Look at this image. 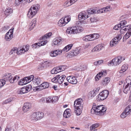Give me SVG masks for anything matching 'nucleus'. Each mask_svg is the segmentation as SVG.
I'll return each mask as SVG.
<instances>
[{"label":"nucleus","mask_w":131,"mask_h":131,"mask_svg":"<svg viewBox=\"0 0 131 131\" xmlns=\"http://www.w3.org/2000/svg\"><path fill=\"white\" fill-rule=\"evenodd\" d=\"M33 90L35 91H40L41 90L40 89L39 85L33 88Z\"/></svg>","instance_id":"obj_51"},{"label":"nucleus","mask_w":131,"mask_h":131,"mask_svg":"<svg viewBox=\"0 0 131 131\" xmlns=\"http://www.w3.org/2000/svg\"><path fill=\"white\" fill-rule=\"evenodd\" d=\"M100 124L99 123H96L93 124L91 127L90 129L91 131H94L96 129H95L97 127L99 126Z\"/></svg>","instance_id":"obj_34"},{"label":"nucleus","mask_w":131,"mask_h":131,"mask_svg":"<svg viewBox=\"0 0 131 131\" xmlns=\"http://www.w3.org/2000/svg\"><path fill=\"white\" fill-rule=\"evenodd\" d=\"M14 98H10L9 99H8L7 101V102H9L12 101L13 100H14Z\"/></svg>","instance_id":"obj_64"},{"label":"nucleus","mask_w":131,"mask_h":131,"mask_svg":"<svg viewBox=\"0 0 131 131\" xmlns=\"http://www.w3.org/2000/svg\"><path fill=\"white\" fill-rule=\"evenodd\" d=\"M42 66L43 67H47L49 66V64L50 63L49 61H45L42 62Z\"/></svg>","instance_id":"obj_45"},{"label":"nucleus","mask_w":131,"mask_h":131,"mask_svg":"<svg viewBox=\"0 0 131 131\" xmlns=\"http://www.w3.org/2000/svg\"><path fill=\"white\" fill-rule=\"evenodd\" d=\"M66 78V76L64 75H59V76L57 80V82L60 84H61L64 82H65V81L67 80Z\"/></svg>","instance_id":"obj_20"},{"label":"nucleus","mask_w":131,"mask_h":131,"mask_svg":"<svg viewBox=\"0 0 131 131\" xmlns=\"http://www.w3.org/2000/svg\"><path fill=\"white\" fill-rule=\"evenodd\" d=\"M80 53V51L76 50L75 51H73L72 52H71L70 54L72 56H74L79 54Z\"/></svg>","instance_id":"obj_41"},{"label":"nucleus","mask_w":131,"mask_h":131,"mask_svg":"<svg viewBox=\"0 0 131 131\" xmlns=\"http://www.w3.org/2000/svg\"><path fill=\"white\" fill-rule=\"evenodd\" d=\"M110 6L109 5L106 6L105 7L103 8V9H105L104 10V11L105 10V11L106 12H107V11L109 10V9H110Z\"/></svg>","instance_id":"obj_57"},{"label":"nucleus","mask_w":131,"mask_h":131,"mask_svg":"<svg viewBox=\"0 0 131 131\" xmlns=\"http://www.w3.org/2000/svg\"><path fill=\"white\" fill-rule=\"evenodd\" d=\"M106 74V71H102L99 72L95 77V80L98 81L99 79V78H100L102 76H104Z\"/></svg>","instance_id":"obj_21"},{"label":"nucleus","mask_w":131,"mask_h":131,"mask_svg":"<svg viewBox=\"0 0 131 131\" xmlns=\"http://www.w3.org/2000/svg\"><path fill=\"white\" fill-rule=\"evenodd\" d=\"M8 29V27L7 26L3 27L2 28V30L3 31H4L7 30Z\"/></svg>","instance_id":"obj_60"},{"label":"nucleus","mask_w":131,"mask_h":131,"mask_svg":"<svg viewBox=\"0 0 131 131\" xmlns=\"http://www.w3.org/2000/svg\"><path fill=\"white\" fill-rule=\"evenodd\" d=\"M71 5L69 1H67L63 4V6L64 7H66Z\"/></svg>","instance_id":"obj_48"},{"label":"nucleus","mask_w":131,"mask_h":131,"mask_svg":"<svg viewBox=\"0 0 131 131\" xmlns=\"http://www.w3.org/2000/svg\"><path fill=\"white\" fill-rule=\"evenodd\" d=\"M26 1H27V0H15V3L16 5H18Z\"/></svg>","instance_id":"obj_44"},{"label":"nucleus","mask_w":131,"mask_h":131,"mask_svg":"<svg viewBox=\"0 0 131 131\" xmlns=\"http://www.w3.org/2000/svg\"><path fill=\"white\" fill-rule=\"evenodd\" d=\"M89 17L87 13L85 11H83L80 13L78 15V18L79 20L81 19L85 20Z\"/></svg>","instance_id":"obj_15"},{"label":"nucleus","mask_w":131,"mask_h":131,"mask_svg":"<svg viewBox=\"0 0 131 131\" xmlns=\"http://www.w3.org/2000/svg\"><path fill=\"white\" fill-rule=\"evenodd\" d=\"M77 0H70L69 1L71 5H72L76 2Z\"/></svg>","instance_id":"obj_63"},{"label":"nucleus","mask_w":131,"mask_h":131,"mask_svg":"<svg viewBox=\"0 0 131 131\" xmlns=\"http://www.w3.org/2000/svg\"><path fill=\"white\" fill-rule=\"evenodd\" d=\"M73 46V44H70L67 45L62 50V51L63 53H64L69 51L72 48Z\"/></svg>","instance_id":"obj_24"},{"label":"nucleus","mask_w":131,"mask_h":131,"mask_svg":"<svg viewBox=\"0 0 131 131\" xmlns=\"http://www.w3.org/2000/svg\"><path fill=\"white\" fill-rule=\"evenodd\" d=\"M33 76L31 75L29 77H25L22 80H21L18 82L19 85H24L26 84L31 81V79H32Z\"/></svg>","instance_id":"obj_9"},{"label":"nucleus","mask_w":131,"mask_h":131,"mask_svg":"<svg viewBox=\"0 0 131 131\" xmlns=\"http://www.w3.org/2000/svg\"><path fill=\"white\" fill-rule=\"evenodd\" d=\"M69 109L66 110L63 113V116L64 117L67 118L69 117L70 116V113Z\"/></svg>","instance_id":"obj_27"},{"label":"nucleus","mask_w":131,"mask_h":131,"mask_svg":"<svg viewBox=\"0 0 131 131\" xmlns=\"http://www.w3.org/2000/svg\"><path fill=\"white\" fill-rule=\"evenodd\" d=\"M90 35L92 40H93L95 39H97L99 37V35L97 34H90Z\"/></svg>","instance_id":"obj_40"},{"label":"nucleus","mask_w":131,"mask_h":131,"mask_svg":"<svg viewBox=\"0 0 131 131\" xmlns=\"http://www.w3.org/2000/svg\"><path fill=\"white\" fill-rule=\"evenodd\" d=\"M32 47L33 48H39L40 46L39 44L38 43H36L32 45Z\"/></svg>","instance_id":"obj_55"},{"label":"nucleus","mask_w":131,"mask_h":131,"mask_svg":"<svg viewBox=\"0 0 131 131\" xmlns=\"http://www.w3.org/2000/svg\"><path fill=\"white\" fill-rule=\"evenodd\" d=\"M124 25H115L114 27V29L115 30H118L123 26Z\"/></svg>","instance_id":"obj_50"},{"label":"nucleus","mask_w":131,"mask_h":131,"mask_svg":"<svg viewBox=\"0 0 131 131\" xmlns=\"http://www.w3.org/2000/svg\"><path fill=\"white\" fill-rule=\"evenodd\" d=\"M59 99L58 97L55 96H51L46 98V102L47 103H55Z\"/></svg>","instance_id":"obj_11"},{"label":"nucleus","mask_w":131,"mask_h":131,"mask_svg":"<svg viewBox=\"0 0 131 131\" xmlns=\"http://www.w3.org/2000/svg\"><path fill=\"white\" fill-rule=\"evenodd\" d=\"M83 29V28L82 26L76 25L68 28L66 30V32L67 33L69 34H75L79 33L82 31Z\"/></svg>","instance_id":"obj_3"},{"label":"nucleus","mask_w":131,"mask_h":131,"mask_svg":"<svg viewBox=\"0 0 131 131\" xmlns=\"http://www.w3.org/2000/svg\"><path fill=\"white\" fill-rule=\"evenodd\" d=\"M104 9H103V8L99 10H98V12H97V13H104V12H106L105 11H105H104Z\"/></svg>","instance_id":"obj_61"},{"label":"nucleus","mask_w":131,"mask_h":131,"mask_svg":"<svg viewBox=\"0 0 131 131\" xmlns=\"http://www.w3.org/2000/svg\"><path fill=\"white\" fill-rule=\"evenodd\" d=\"M62 53H63L62 50L58 49L51 51L50 53V54L52 57H55L61 54Z\"/></svg>","instance_id":"obj_17"},{"label":"nucleus","mask_w":131,"mask_h":131,"mask_svg":"<svg viewBox=\"0 0 131 131\" xmlns=\"http://www.w3.org/2000/svg\"><path fill=\"white\" fill-rule=\"evenodd\" d=\"M62 40V39L60 37H58L54 38L53 40V43L55 45L59 44Z\"/></svg>","instance_id":"obj_25"},{"label":"nucleus","mask_w":131,"mask_h":131,"mask_svg":"<svg viewBox=\"0 0 131 131\" xmlns=\"http://www.w3.org/2000/svg\"><path fill=\"white\" fill-rule=\"evenodd\" d=\"M32 86L31 85L29 84L26 87H24L21 88L19 91V93L20 94H24L28 92L32 89Z\"/></svg>","instance_id":"obj_12"},{"label":"nucleus","mask_w":131,"mask_h":131,"mask_svg":"<svg viewBox=\"0 0 131 131\" xmlns=\"http://www.w3.org/2000/svg\"><path fill=\"white\" fill-rule=\"evenodd\" d=\"M13 29L12 28L6 34L5 38L6 40L9 41L13 38Z\"/></svg>","instance_id":"obj_13"},{"label":"nucleus","mask_w":131,"mask_h":131,"mask_svg":"<svg viewBox=\"0 0 131 131\" xmlns=\"http://www.w3.org/2000/svg\"><path fill=\"white\" fill-rule=\"evenodd\" d=\"M126 81L127 84L131 85V76H128L126 78Z\"/></svg>","instance_id":"obj_43"},{"label":"nucleus","mask_w":131,"mask_h":131,"mask_svg":"<svg viewBox=\"0 0 131 131\" xmlns=\"http://www.w3.org/2000/svg\"><path fill=\"white\" fill-rule=\"evenodd\" d=\"M31 107L30 104L28 103H24L22 108V110L23 112H25L28 111Z\"/></svg>","instance_id":"obj_22"},{"label":"nucleus","mask_w":131,"mask_h":131,"mask_svg":"<svg viewBox=\"0 0 131 131\" xmlns=\"http://www.w3.org/2000/svg\"><path fill=\"white\" fill-rule=\"evenodd\" d=\"M98 64V65H99L101 64L103 62V60H98L97 61Z\"/></svg>","instance_id":"obj_62"},{"label":"nucleus","mask_w":131,"mask_h":131,"mask_svg":"<svg viewBox=\"0 0 131 131\" xmlns=\"http://www.w3.org/2000/svg\"><path fill=\"white\" fill-rule=\"evenodd\" d=\"M110 81V78L109 77L105 78L102 81V83L104 86H105Z\"/></svg>","instance_id":"obj_35"},{"label":"nucleus","mask_w":131,"mask_h":131,"mask_svg":"<svg viewBox=\"0 0 131 131\" xmlns=\"http://www.w3.org/2000/svg\"><path fill=\"white\" fill-rule=\"evenodd\" d=\"M34 10H36L37 12L38 10L40 8V5L38 4H35L32 5L30 8Z\"/></svg>","instance_id":"obj_37"},{"label":"nucleus","mask_w":131,"mask_h":131,"mask_svg":"<svg viewBox=\"0 0 131 131\" xmlns=\"http://www.w3.org/2000/svg\"><path fill=\"white\" fill-rule=\"evenodd\" d=\"M4 79L5 80L9 81L11 83H13L15 81L18 80L20 77L17 75H16L13 77L11 73H7L5 74L4 77Z\"/></svg>","instance_id":"obj_4"},{"label":"nucleus","mask_w":131,"mask_h":131,"mask_svg":"<svg viewBox=\"0 0 131 131\" xmlns=\"http://www.w3.org/2000/svg\"><path fill=\"white\" fill-rule=\"evenodd\" d=\"M130 91V96H131V85L127 84L125 87L124 86V92L126 94L127 93L128 91Z\"/></svg>","instance_id":"obj_23"},{"label":"nucleus","mask_w":131,"mask_h":131,"mask_svg":"<svg viewBox=\"0 0 131 131\" xmlns=\"http://www.w3.org/2000/svg\"><path fill=\"white\" fill-rule=\"evenodd\" d=\"M109 94V92L107 90L103 91L97 96V101H100L105 99L107 97Z\"/></svg>","instance_id":"obj_6"},{"label":"nucleus","mask_w":131,"mask_h":131,"mask_svg":"<svg viewBox=\"0 0 131 131\" xmlns=\"http://www.w3.org/2000/svg\"><path fill=\"white\" fill-rule=\"evenodd\" d=\"M131 35V33H130L128 31L126 32L123 37V41L128 39L130 37Z\"/></svg>","instance_id":"obj_39"},{"label":"nucleus","mask_w":131,"mask_h":131,"mask_svg":"<svg viewBox=\"0 0 131 131\" xmlns=\"http://www.w3.org/2000/svg\"><path fill=\"white\" fill-rule=\"evenodd\" d=\"M71 20V17L70 15H68L65 17H62L58 21V24H61L62 25L67 24Z\"/></svg>","instance_id":"obj_10"},{"label":"nucleus","mask_w":131,"mask_h":131,"mask_svg":"<svg viewBox=\"0 0 131 131\" xmlns=\"http://www.w3.org/2000/svg\"><path fill=\"white\" fill-rule=\"evenodd\" d=\"M106 110V107L103 105H100L96 106L95 104H94L91 110V113L93 114L102 115L104 114Z\"/></svg>","instance_id":"obj_1"},{"label":"nucleus","mask_w":131,"mask_h":131,"mask_svg":"<svg viewBox=\"0 0 131 131\" xmlns=\"http://www.w3.org/2000/svg\"><path fill=\"white\" fill-rule=\"evenodd\" d=\"M5 82L4 80L2 79L0 80V88L3 86L5 84Z\"/></svg>","instance_id":"obj_49"},{"label":"nucleus","mask_w":131,"mask_h":131,"mask_svg":"<svg viewBox=\"0 0 131 131\" xmlns=\"http://www.w3.org/2000/svg\"><path fill=\"white\" fill-rule=\"evenodd\" d=\"M67 81L69 83L73 84H75L77 82L76 78L74 76H70L67 77Z\"/></svg>","instance_id":"obj_14"},{"label":"nucleus","mask_w":131,"mask_h":131,"mask_svg":"<svg viewBox=\"0 0 131 131\" xmlns=\"http://www.w3.org/2000/svg\"><path fill=\"white\" fill-rule=\"evenodd\" d=\"M82 39L83 41H85L92 40V39H91L90 35H86L83 37L82 38Z\"/></svg>","instance_id":"obj_38"},{"label":"nucleus","mask_w":131,"mask_h":131,"mask_svg":"<svg viewBox=\"0 0 131 131\" xmlns=\"http://www.w3.org/2000/svg\"><path fill=\"white\" fill-rule=\"evenodd\" d=\"M90 21L91 22H94L97 21L98 20L96 18L93 17L91 18Z\"/></svg>","instance_id":"obj_56"},{"label":"nucleus","mask_w":131,"mask_h":131,"mask_svg":"<svg viewBox=\"0 0 131 131\" xmlns=\"http://www.w3.org/2000/svg\"><path fill=\"white\" fill-rule=\"evenodd\" d=\"M128 115L124 111L120 115V117L122 118H124Z\"/></svg>","instance_id":"obj_54"},{"label":"nucleus","mask_w":131,"mask_h":131,"mask_svg":"<svg viewBox=\"0 0 131 131\" xmlns=\"http://www.w3.org/2000/svg\"><path fill=\"white\" fill-rule=\"evenodd\" d=\"M17 54H22L25 53V50L24 49V47L18 48L17 49Z\"/></svg>","instance_id":"obj_31"},{"label":"nucleus","mask_w":131,"mask_h":131,"mask_svg":"<svg viewBox=\"0 0 131 131\" xmlns=\"http://www.w3.org/2000/svg\"><path fill=\"white\" fill-rule=\"evenodd\" d=\"M127 115L131 114V105H128L124 111Z\"/></svg>","instance_id":"obj_28"},{"label":"nucleus","mask_w":131,"mask_h":131,"mask_svg":"<svg viewBox=\"0 0 131 131\" xmlns=\"http://www.w3.org/2000/svg\"><path fill=\"white\" fill-rule=\"evenodd\" d=\"M36 115V112L34 113L30 116V118L32 119H35V120L36 121V118H37Z\"/></svg>","instance_id":"obj_46"},{"label":"nucleus","mask_w":131,"mask_h":131,"mask_svg":"<svg viewBox=\"0 0 131 131\" xmlns=\"http://www.w3.org/2000/svg\"><path fill=\"white\" fill-rule=\"evenodd\" d=\"M57 67V69H58L59 72H60L64 70L66 68V66H61Z\"/></svg>","instance_id":"obj_42"},{"label":"nucleus","mask_w":131,"mask_h":131,"mask_svg":"<svg viewBox=\"0 0 131 131\" xmlns=\"http://www.w3.org/2000/svg\"><path fill=\"white\" fill-rule=\"evenodd\" d=\"M59 76V75H57L51 80L52 81L54 82H57L58 78Z\"/></svg>","instance_id":"obj_53"},{"label":"nucleus","mask_w":131,"mask_h":131,"mask_svg":"<svg viewBox=\"0 0 131 131\" xmlns=\"http://www.w3.org/2000/svg\"><path fill=\"white\" fill-rule=\"evenodd\" d=\"M37 117L36 121L40 119L43 117L44 114L42 112H36Z\"/></svg>","instance_id":"obj_32"},{"label":"nucleus","mask_w":131,"mask_h":131,"mask_svg":"<svg viewBox=\"0 0 131 131\" xmlns=\"http://www.w3.org/2000/svg\"><path fill=\"white\" fill-rule=\"evenodd\" d=\"M36 20H37L36 18L34 19L31 21V25H33L34 24H36L37 22Z\"/></svg>","instance_id":"obj_59"},{"label":"nucleus","mask_w":131,"mask_h":131,"mask_svg":"<svg viewBox=\"0 0 131 131\" xmlns=\"http://www.w3.org/2000/svg\"><path fill=\"white\" fill-rule=\"evenodd\" d=\"M51 35L52 33L49 32L46 34L41 37H40V40H42L39 41L38 43V44L39 45V46H44L46 45L48 42L47 41V40L44 41H43V40H45L46 39L49 38L51 36Z\"/></svg>","instance_id":"obj_7"},{"label":"nucleus","mask_w":131,"mask_h":131,"mask_svg":"<svg viewBox=\"0 0 131 131\" xmlns=\"http://www.w3.org/2000/svg\"><path fill=\"white\" fill-rule=\"evenodd\" d=\"M13 12V10L10 8H7L5 11L4 13L5 15L7 16L11 14Z\"/></svg>","instance_id":"obj_29"},{"label":"nucleus","mask_w":131,"mask_h":131,"mask_svg":"<svg viewBox=\"0 0 131 131\" xmlns=\"http://www.w3.org/2000/svg\"><path fill=\"white\" fill-rule=\"evenodd\" d=\"M103 46L101 45H99L95 47L92 50V51L94 52L95 51H99L101 50Z\"/></svg>","instance_id":"obj_33"},{"label":"nucleus","mask_w":131,"mask_h":131,"mask_svg":"<svg viewBox=\"0 0 131 131\" xmlns=\"http://www.w3.org/2000/svg\"><path fill=\"white\" fill-rule=\"evenodd\" d=\"M41 90L48 88L49 86V83L47 82H44L39 85Z\"/></svg>","instance_id":"obj_26"},{"label":"nucleus","mask_w":131,"mask_h":131,"mask_svg":"<svg viewBox=\"0 0 131 131\" xmlns=\"http://www.w3.org/2000/svg\"><path fill=\"white\" fill-rule=\"evenodd\" d=\"M33 77L32 78V79H31V81H32V83L34 84L37 85L40 84L41 83L42 81V79L40 77H37L36 78H34V76L32 75Z\"/></svg>","instance_id":"obj_16"},{"label":"nucleus","mask_w":131,"mask_h":131,"mask_svg":"<svg viewBox=\"0 0 131 131\" xmlns=\"http://www.w3.org/2000/svg\"><path fill=\"white\" fill-rule=\"evenodd\" d=\"M122 37V36L121 34H119L117 35L111 41L110 43V46L112 47L115 46L117 45L118 42L119 41Z\"/></svg>","instance_id":"obj_8"},{"label":"nucleus","mask_w":131,"mask_h":131,"mask_svg":"<svg viewBox=\"0 0 131 131\" xmlns=\"http://www.w3.org/2000/svg\"><path fill=\"white\" fill-rule=\"evenodd\" d=\"M125 60V58L121 56H118L117 57L114 58L111 61L108 62V66L114 65L116 66L119 64L122 61Z\"/></svg>","instance_id":"obj_5"},{"label":"nucleus","mask_w":131,"mask_h":131,"mask_svg":"<svg viewBox=\"0 0 131 131\" xmlns=\"http://www.w3.org/2000/svg\"><path fill=\"white\" fill-rule=\"evenodd\" d=\"M83 105V100L81 99H78L74 101V106L75 110V112L77 115L79 116L81 114Z\"/></svg>","instance_id":"obj_2"},{"label":"nucleus","mask_w":131,"mask_h":131,"mask_svg":"<svg viewBox=\"0 0 131 131\" xmlns=\"http://www.w3.org/2000/svg\"><path fill=\"white\" fill-rule=\"evenodd\" d=\"M100 89V88L98 87L94 89L93 91H90L89 93V97L91 98L94 97L98 93Z\"/></svg>","instance_id":"obj_18"},{"label":"nucleus","mask_w":131,"mask_h":131,"mask_svg":"<svg viewBox=\"0 0 131 131\" xmlns=\"http://www.w3.org/2000/svg\"><path fill=\"white\" fill-rule=\"evenodd\" d=\"M57 69V67L54 68L51 71V73L52 74H55L58 72H59V71Z\"/></svg>","instance_id":"obj_47"},{"label":"nucleus","mask_w":131,"mask_h":131,"mask_svg":"<svg viewBox=\"0 0 131 131\" xmlns=\"http://www.w3.org/2000/svg\"><path fill=\"white\" fill-rule=\"evenodd\" d=\"M128 68V65L125 64L123 65L121 68V69L119 71V73H122L125 72Z\"/></svg>","instance_id":"obj_30"},{"label":"nucleus","mask_w":131,"mask_h":131,"mask_svg":"<svg viewBox=\"0 0 131 131\" xmlns=\"http://www.w3.org/2000/svg\"><path fill=\"white\" fill-rule=\"evenodd\" d=\"M131 25H128V26H129V28H127V27H128V26H125V27H126L124 28V29H123L124 30H126L127 29H128V31L130 33H131Z\"/></svg>","instance_id":"obj_52"},{"label":"nucleus","mask_w":131,"mask_h":131,"mask_svg":"<svg viewBox=\"0 0 131 131\" xmlns=\"http://www.w3.org/2000/svg\"><path fill=\"white\" fill-rule=\"evenodd\" d=\"M98 11L95 9H90L87 10V12L89 14H95L97 13Z\"/></svg>","instance_id":"obj_36"},{"label":"nucleus","mask_w":131,"mask_h":131,"mask_svg":"<svg viewBox=\"0 0 131 131\" xmlns=\"http://www.w3.org/2000/svg\"><path fill=\"white\" fill-rule=\"evenodd\" d=\"M126 24L127 22L126 20H122L120 22L119 24L117 25H126Z\"/></svg>","instance_id":"obj_58"},{"label":"nucleus","mask_w":131,"mask_h":131,"mask_svg":"<svg viewBox=\"0 0 131 131\" xmlns=\"http://www.w3.org/2000/svg\"><path fill=\"white\" fill-rule=\"evenodd\" d=\"M37 12L36 10L30 8L29 11H28L27 16L28 18H32L37 13Z\"/></svg>","instance_id":"obj_19"}]
</instances>
